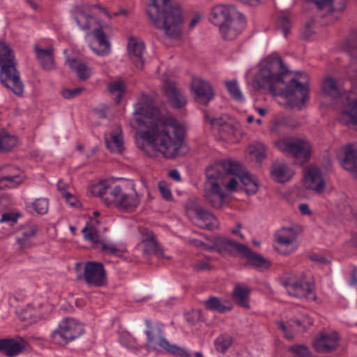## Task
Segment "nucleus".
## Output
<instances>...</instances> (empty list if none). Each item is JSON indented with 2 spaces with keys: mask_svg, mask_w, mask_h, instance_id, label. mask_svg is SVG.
I'll use <instances>...</instances> for the list:
<instances>
[{
  "mask_svg": "<svg viewBox=\"0 0 357 357\" xmlns=\"http://www.w3.org/2000/svg\"><path fill=\"white\" fill-rule=\"evenodd\" d=\"M84 91V89L82 87L71 89H64L61 93L65 98L70 99L80 95Z\"/></svg>",
  "mask_w": 357,
  "mask_h": 357,
  "instance_id": "obj_52",
  "label": "nucleus"
},
{
  "mask_svg": "<svg viewBox=\"0 0 357 357\" xmlns=\"http://www.w3.org/2000/svg\"><path fill=\"white\" fill-rule=\"evenodd\" d=\"M340 338L336 332L323 333L313 340L314 349L321 354L331 352L339 346Z\"/></svg>",
  "mask_w": 357,
  "mask_h": 357,
  "instance_id": "obj_25",
  "label": "nucleus"
},
{
  "mask_svg": "<svg viewBox=\"0 0 357 357\" xmlns=\"http://www.w3.org/2000/svg\"><path fill=\"white\" fill-rule=\"evenodd\" d=\"M246 259L247 264L256 268L268 267L270 263L261 255L253 252L247 245H243L239 254Z\"/></svg>",
  "mask_w": 357,
  "mask_h": 357,
  "instance_id": "obj_34",
  "label": "nucleus"
},
{
  "mask_svg": "<svg viewBox=\"0 0 357 357\" xmlns=\"http://www.w3.org/2000/svg\"><path fill=\"white\" fill-rule=\"evenodd\" d=\"M204 305L208 310L218 311L221 313L230 311L232 308L227 301H222L215 296L210 297L208 300L205 301Z\"/></svg>",
  "mask_w": 357,
  "mask_h": 357,
  "instance_id": "obj_38",
  "label": "nucleus"
},
{
  "mask_svg": "<svg viewBox=\"0 0 357 357\" xmlns=\"http://www.w3.org/2000/svg\"><path fill=\"white\" fill-rule=\"evenodd\" d=\"M84 278L92 287H101L106 284L107 275L102 264L88 261L85 264Z\"/></svg>",
  "mask_w": 357,
  "mask_h": 357,
  "instance_id": "obj_19",
  "label": "nucleus"
},
{
  "mask_svg": "<svg viewBox=\"0 0 357 357\" xmlns=\"http://www.w3.org/2000/svg\"><path fill=\"white\" fill-rule=\"evenodd\" d=\"M90 190L91 194L100 197L107 206H113L123 212L135 211L141 202V196L132 182L108 179L92 185Z\"/></svg>",
  "mask_w": 357,
  "mask_h": 357,
  "instance_id": "obj_4",
  "label": "nucleus"
},
{
  "mask_svg": "<svg viewBox=\"0 0 357 357\" xmlns=\"http://www.w3.org/2000/svg\"><path fill=\"white\" fill-rule=\"evenodd\" d=\"M66 201V202L71 206H79L80 205L79 201L77 197H75L73 194L69 192L66 194V196L63 197Z\"/></svg>",
  "mask_w": 357,
  "mask_h": 357,
  "instance_id": "obj_56",
  "label": "nucleus"
},
{
  "mask_svg": "<svg viewBox=\"0 0 357 357\" xmlns=\"http://www.w3.org/2000/svg\"><path fill=\"white\" fill-rule=\"evenodd\" d=\"M222 163L225 173L231 174L236 181V190L239 187V182H241L243 191L248 195H253L257 192L259 190L257 180L249 174L241 164L230 160L222 161Z\"/></svg>",
  "mask_w": 357,
  "mask_h": 357,
  "instance_id": "obj_11",
  "label": "nucleus"
},
{
  "mask_svg": "<svg viewBox=\"0 0 357 357\" xmlns=\"http://www.w3.org/2000/svg\"><path fill=\"white\" fill-rule=\"evenodd\" d=\"M188 215L194 219L195 222L200 227L208 229L218 228V220L208 211L197 207L188 209Z\"/></svg>",
  "mask_w": 357,
  "mask_h": 357,
  "instance_id": "obj_23",
  "label": "nucleus"
},
{
  "mask_svg": "<svg viewBox=\"0 0 357 357\" xmlns=\"http://www.w3.org/2000/svg\"><path fill=\"white\" fill-rule=\"evenodd\" d=\"M31 206L37 213L43 215L48 211L49 202L45 198H38L32 202Z\"/></svg>",
  "mask_w": 357,
  "mask_h": 357,
  "instance_id": "obj_48",
  "label": "nucleus"
},
{
  "mask_svg": "<svg viewBox=\"0 0 357 357\" xmlns=\"http://www.w3.org/2000/svg\"><path fill=\"white\" fill-rule=\"evenodd\" d=\"M143 242L146 244H149L153 247L155 246V242L153 239V234L151 231L148 232V238L147 239H143Z\"/></svg>",
  "mask_w": 357,
  "mask_h": 357,
  "instance_id": "obj_62",
  "label": "nucleus"
},
{
  "mask_svg": "<svg viewBox=\"0 0 357 357\" xmlns=\"http://www.w3.org/2000/svg\"><path fill=\"white\" fill-rule=\"evenodd\" d=\"M249 160L261 162L266 157V148L261 142H255L250 144L246 151Z\"/></svg>",
  "mask_w": 357,
  "mask_h": 357,
  "instance_id": "obj_36",
  "label": "nucleus"
},
{
  "mask_svg": "<svg viewBox=\"0 0 357 357\" xmlns=\"http://www.w3.org/2000/svg\"><path fill=\"white\" fill-rule=\"evenodd\" d=\"M152 102L149 95L142 94L134 105L130 125L153 150L167 158H174L182 147L185 126L172 115L153 107Z\"/></svg>",
  "mask_w": 357,
  "mask_h": 357,
  "instance_id": "obj_1",
  "label": "nucleus"
},
{
  "mask_svg": "<svg viewBox=\"0 0 357 357\" xmlns=\"http://www.w3.org/2000/svg\"><path fill=\"white\" fill-rule=\"evenodd\" d=\"M38 231V228L35 224H29L23 227L16 237L18 248L23 250L30 248L31 240L36 235Z\"/></svg>",
  "mask_w": 357,
  "mask_h": 357,
  "instance_id": "obj_33",
  "label": "nucleus"
},
{
  "mask_svg": "<svg viewBox=\"0 0 357 357\" xmlns=\"http://www.w3.org/2000/svg\"><path fill=\"white\" fill-rule=\"evenodd\" d=\"M211 124L214 129L217 130L220 137L228 142H235L237 140L236 135L238 130L233 121L229 118L221 117L213 119Z\"/></svg>",
  "mask_w": 357,
  "mask_h": 357,
  "instance_id": "obj_24",
  "label": "nucleus"
},
{
  "mask_svg": "<svg viewBox=\"0 0 357 357\" xmlns=\"http://www.w3.org/2000/svg\"><path fill=\"white\" fill-rule=\"evenodd\" d=\"M0 80L15 95H22L24 84L16 70L13 51L8 44L3 41H0Z\"/></svg>",
  "mask_w": 357,
  "mask_h": 357,
  "instance_id": "obj_8",
  "label": "nucleus"
},
{
  "mask_svg": "<svg viewBox=\"0 0 357 357\" xmlns=\"http://www.w3.org/2000/svg\"><path fill=\"white\" fill-rule=\"evenodd\" d=\"M147 15L151 23L170 38H178L183 30V10L170 0H150Z\"/></svg>",
  "mask_w": 357,
  "mask_h": 357,
  "instance_id": "obj_5",
  "label": "nucleus"
},
{
  "mask_svg": "<svg viewBox=\"0 0 357 357\" xmlns=\"http://www.w3.org/2000/svg\"><path fill=\"white\" fill-rule=\"evenodd\" d=\"M204 198L213 207L221 208L227 192L236 191L237 182L229 174H226L222 161L209 166L206 171Z\"/></svg>",
  "mask_w": 357,
  "mask_h": 357,
  "instance_id": "obj_6",
  "label": "nucleus"
},
{
  "mask_svg": "<svg viewBox=\"0 0 357 357\" xmlns=\"http://www.w3.org/2000/svg\"><path fill=\"white\" fill-rule=\"evenodd\" d=\"M337 160L341 167L357 176V146L347 144L339 149Z\"/></svg>",
  "mask_w": 357,
  "mask_h": 357,
  "instance_id": "obj_21",
  "label": "nucleus"
},
{
  "mask_svg": "<svg viewBox=\"0 0 357 357\" xmlns=\"http://www.w3.org/2000/svg\"><path fill=\"white\" fill-rule=\"evenodd\" d=\"M233 344V338L228 334H221L214 341L215 349L217 352L225 354Z\"/></svg>",
  "mask_w": 357,
  "mask_h": 357,
  "instance_id": "obj_39",
  "label": "nucleus"
},
{
  "mask_svg": "<svg viewBox=\"0 0 357 357\" xmlns=\"http://www.w3.org/2000/svg\"><path fill=\"white\" fill-rule=\"evenodd\" d=\"M291 24L290 17L287 14H282L277 20V29L281 30L284 36H287L290 30Z\"/></svg>",
  "mask_w": 357,
  "mask_h": 357,
  "instance_id": "obj_44",
  "label": "nucleus"
},
{
  "mask_svg": "<svg viewBox=\"0 0 357 357\" xmlns=\"http://www.w3.org/2000/svg\"><path fill=\"white\" fill-rule=\"evenodd\" d=\"M207 243L193 241L197 247H204L209 251H215L222 256L239 255L243 244L238 243L227 238L217 236L207 240Z\"/></svg>",
  "mask_w": 357,
  "mask_h": 357,
  "instance_id": "obj_14",
  "label": "nucleus"
},
{
  "mask_svg": "<svg viewBox=\"0 0 357 357\" xmlns=\"http://www.w3.org/2000/svg\"><path fill=\"white\" fill-rule=\"evenodd\" d=\"M275 250L280 254L287 255L294 252L298 247V233L291 227H283L275 234Z\"/></svg>",
  "mask_w": 357,
  "mask_h": 357,
  "instance_id": "obj_16",
  "label": "nucleus"
},
{
  "mask_svg": "<svg viewBox=\"0 0 357 357\" xmlns=\"http://www.w3.org/2000/svg\"><path fill=\"white\" fill-rule=\"evenodd\" d=\"M325 181L321 170L310 165L305 168L302 178L303 188L316 194H321L325 189Z\"/></svg>",
  "mask_w": 357,
  "mask_h": 357,
  "instance_id": "obj_17",
  "label": "nucleus"
},
{
  "mask_svg": "<svg viewBox=\"0 0 357 357\" xmlns=\"http://www.w3.org/2000/svg\"><path fill=\"white\" fill-rule=\"evenodd\" d=\"M109 90L116 97V101L119 102L125 92V84L121 79L114 80L109 84Z\"/></svg>",
  "mask_w": 357,
  "mask_h": 357,
  "instance_id": "obj_42",
  "label": "nucleus"
},
{
  "mask_svg": "<svg viewBox=\"0 0 357 357\" xmlns=\"http://www.w3.org/2000/svg\"><path fill=\"white\" fill-rule=\"evenodd\" d=\"M191 89L195 95L196 100L202 104H207L213 98V91L210 84L200 78L194 77Z\"/></svg>",
  "mask_w": 357,
  "mask_h": 357,
  "instance_id": "obj_26",
  "label": "nucleus"
},
{
  "mask_svg": "<svg viewBox=\"0 0 357 357\" xmlns=\"http://www.w3.org/2000/svg\"><path fill=\"white\" fill-rule=\"evenodd\" d=\"M158 187L161 196L166 201H172L173 196L170 190V185L165 181H160L158 183Z\"/></svg>",
  "mask_w": 357,
  "mask_h": 357,
  "instance_id": "obj_51",
  "label": "nucleus"
},
{
  "mask_svg": "<svg viewBox=\"0 0 357 357\" xmlns=\"http://www.w3.org/2000/svg\"><path fill=\"white\" fill-rule=\"evenodd\" d=\"M169 176L177 182L181 181V177L177 169H173L168 173Z\"/></svg>",
  "mask_w": 357,
  "mask_h": 357,
  "instance_id": "obj_60",
  "label": "nucleus"
},
{
  "mask_svg": "<svg viewBox=\"0 0 357 357\" xmlns=\"http://www.w3.org/2000/svg\"><path fill=\"white\" fill-rule=\"evenodd\" d=\"M250 290L243 285L236 284L232 292V297L234 301L244 308H249V297Z\"/></svg>",
  "mask_w": 357,
  "mask_h": 357,
  "instance_id": "obj_37",
  "label": "nucleus"
},
{
  "mask_svg": "<svg viewBox=\"0 0 357 357\" xmlns=\"http://www.w3.org/2000/svg\"><path fill=\"white\" fill-rule=\"evenodd\" d=\"M347 0H331V7L326 8L327 10H343L347 5Z\"/></svg>",
  "mask_w": 357,
  "mask_h": 357,
  "instance_id": "obj_53",
  "label": "nucleus"
},
{
  "mask_svg": "<svg viewBox=\"0 0 357 357\" xmlns=\"http://www.w3.org/2000/svg\"><path fill=\"white\" fill-rule=\"evenodd\" d=\"M35 52L42 68L45 70H53L55 67L53 50L51 47L43 49L36 45Z\"/></svg>",
  "mask_w": 357,
  "mask_h": 357,
  "instance_id": "obj_35",
  "label": "nucleus"
},
{
  "mask_svg": "<svg viewBox=\"0 0 357 357\" xmlns=\"http://www.w3.org/2000/svg\"><path fill=\"white\" fill-rule=\"evenodd\" d=\"M230 96L238 102H245V98L236 80L227 81L225 83Z\"/></svg>",
  "mask_w": 357,
  "mask_h": 357,
  "instance_id": "obj_40",
  "label": "nucleus"
},
{
  "mask_svg": "<svg viewBox=\"0 0 357 357\" xmlns=\"http://www.w3.org/2000/svg\"><path fill=\"white\" fill-rule=\"evenodd\" d=\"M17 142V140L14 136L8 135L5 130L0 131V151L10 150Z\"/></svg>",
  "mask_w": 357,
  "mask_h": 357,
  "instance_id": "obj_41",
  "label": "nucleus"
},
{
  "mask_svg": "<svg viewBox=\"0 0 357 357\" xmlns=\"http://www.w3.org/2000/svg\"><path fill=\"white\" fill-rule=\"evenodd\" d=\"M128 51L135 66L138 68H142L144 64V43L140 39L130 38L128 44Z\"/></svg>",
  "mask_w": 357,
  "mask_h": 357,
  "instance_id": "obj_32",
  "label": "nucleus"
},
{
  "mask_svg": "<svg viewBox=\"0 0 357 357\" xmlns=\"http://www.w3.org/2000/svg\"><path fill=\"white\" fill-rule=\"evenodd\" d=\"M308 75L287 73L281 59L271 54L262 59L253 80L255 88L267 89L273 96H282L294 107H301L308 98Z\"/></svg>",
  "mask_w": 357,
  "mask_h": 357,
  "instance_id": "obj_2",
  "label": "nucleus"
},
{
  "mask_svg": "<svg viewBox=\"0 0 357 357\" xmlns=\"http://www.w3.org/2000/svg\"><path fill=\"white\" fill-rule=\"evenodd\" d=\"M146 329L145 333L147 336L146 347L149 349L158 351H167L174 355L183 357L189 356L188 351L176 344H171L162 334L159 327H153L150 320L145 321Z\"/></svg>",
  "mask_w": 357,
  "mask_h": 357,
  "instance_id": "obj_10",
  "label": "nucleus"
},
{
  "mask_svg": "<svg viewBox=\"0 0 357 357\" xmlns=\"http://www.w3.org/2000/svg\"><path fill=\"white\" fill-rule=\"evenodd\" d=\"M239 13L234 6L219 4L212 8L209 20L218 27L237 17Z\"/></svg>",
  "mask_w": 357,
  "mask_h": 357,
  "instance_id": "obj_22",
  "label": "nucleus"
},
{
  "mask_svg": "<svg viewBox=\"0 0 357 357\" xmlns=\"http://www.w3.org/2000/svg\"><path fill=\"white\" fill-rule=\"evenodd\" d=\"M271 178L278 183H286L291 179L294 171L288 165L278 162L273 164L271 172Z\"/></svg>",
  "mask_w": 357,
  "mask_h": 357,
  "instance_id": "obj_30",
  "label": "nucleus"
},
{
  "mask_svg": "<svg viewBox=\"0 0 357 357\" xmlns=\"http://www.w3.org/2000/svg\"><path fill=\"white\" fill-rule=\"evenodd\" d=\"M298 209L302 215H310L312 214V211L307 204H301L298 206Z\"/></svg>",
  "mask_w": 357,
  "mask_h": 357,
  "instance_id": "obj_58",
  "label": "nucleus"
},
{
  "mask_svg": "<svg viewBox=\"0 0 357 357\" xmlns=\"http://www.w3.org/2000/svg\"><path fill=\"white\" fill-rule=\"evenodd\" d=\"M24 180L13 178L10 176H1L0 177V189L16 188L24 182Z\"/></svg>",
  "mask_w": 357,
  "mask_h": 357,
  "instance_id": "obj_46",
  "label": "nucleus"
},
{
  "mask_svg": "<svg viewBox=\"0 0 357 357\" xmlns=\"http://www.w3.org/2000/svg\"><path fill=\"white\" fill-rule=\"evenodd\" d=\"M209 266V264L206 261H198L194 264V268L197 271L208 269Z\"/></svg>",
  "mask_w": 357,
  "mask_h": 357,
  "instance_id": "obj_59",
  "label": "nucleus"
},
{
  "mask_svg": "<svg viewBox=\"0 0 357 357\" xmlns=\"http://www.w3.org/2000/svg\"><path fill=\"white\" fill-rule=\"evenodd\" d=\"M93 8L99 9L109 20L119 15L128 16L129 12L126 9L121 8L119 11L111 14L105 8L100 5L93 6L81 5L71 10V15L78 27L82 31H88L85 38L91 50L97 55L105 56L111 52V45L100 22L93 15Z\"/></svg>",
  "mask_w": 357,
  "mask_h": 357,
  "instance_id": "obj_3",
  "label": "nucleus"
},
{
  "mask_svg": "<svg viewBox=\"0 0 357 357\" xmlns=\"http://www.w3.org/2000/svg\"><path fill=\"white\" fill-rule=\"evenodd\" d=\"M18 215L14 213H6L1 215L0 219L1 222H6L9 225H13L16 222Z\"/></svg>",
  "mask_w": 357,
  "mask_h": 357,
  "instance_id": "obj_55",
  "label": "nucleus"
},
{
  "mask_svg": "<svg viewBox=\"0 0 357 357\" xmlns=\"http://www.w3.org/2000/svg\"><path fill=\"white\" fill-rule=\"evenodd\" d=\"M69 185L68 183H64L62 180H59L57 182V188L61 193L62 196L64 197L66 194H68L69 192L67 190Z\"/></svg>",
  "mask_w": 357,
  "mask_h": 357,
  "instance_id": "obj_57",
  "label": "nucleus"
},
{
  "mask_svg": "<svg viewBox=\"0 0 357 357\" xmlns=\"http://www.w3.org/2000/svg\"><path fill=\"white\" fill-rule=\"evenodd\" d=\"M307 3H313L319 10L331 7V0H305Z\"/></svg>",
  "mask_w": 357,
  "mask_h": 357,
  "instance_id": "obj_54",
  "label": "nucleus"
},
{
  "mask_svg": "<svg viewBox=\"0 0 357 357\" xmlns=\"http://www.w3.org/2000/svg\"><path fill=\"white\" fill-rule=\"evenodd\" d=\"M2 175L10 176L11 177H13V178H16L17 180H18L19 178L25 180L26 178V176L23 171L13 166L5 167L2 169Z\"/></svg>",
  "mask_w": 357,
  "mask_h": 357,
  "instance_id": "obj_47",
  "label": "nucleus"
},
{
  "mask_svg": "<svg viewBox=\"0 0 357 357\" xmlns=\"http://www.w3.org/2000/svg\"><path fill=\"white\" fill-rule=\"evenodd\" d=\"M100 221L96 218H91L82 229L84 238L90 242L92 247L100 249L104 253L115 257H122L126 252L124 245L110 243L102 239L99 235Z\"/></svg>",
  "mask_w": 357,
  "mask_h": 357,
  "instance_id": "obj_9",
  "label": "nucleus"
},
{
  "mask_svg": "<svg viewBox=\"0 0 357 357\" xmlns=\"http://www.w3.org/2000/svg\"><path fill=\"white\" fill-rule=\"evenodd\" d=\"M66 63L73 70L80 80H86L93 73L92 69L85 63L76 56L70 55L68 51L65 50Z\"/></svg>",
  "mask_w": 357,
  "mask_h": 357,
  "instance_id": "obj_27",
  "label": "nucleus"
},
{
  "mask_svg": "<svg viewBox=\"0 0 357 357\" xmlns=\"http://www.w3.org/2000/svg\"><path fill=\"white\" fill-rule=\"evenodd\" d=\"M244 22L239 16L219 26L221 37L225 40H234L244 28Z\"/></svg>",
  "mask_w": 357,
  "mask_h": 357,
  "instance_id": "obj_29",
  "label": "nucleus"
},
{
  "mask_svg": "<svg viewBox=\"0 0 357 357\" xmlns=\"http://www.w3.org/2000/svg\"><path fill=\"white\" fill-rule=\"evenodd\" d=\"M321 91L325 96L335 102L342 121L357 124V88L343 93L335 79L327 77L322 82Z\"/></svg>",
  "mask_w": 357,
  "mask_h": 357,
  "instance_id": "obj_7",
  "label": "nucleus"
},
{
  "mask_svg": "<svg viewBox=\"0 0 357 357\" xmlns=\"http://www.w3.org/2000/svg\"><path fill=\"white\" fill-rule=\"evenodd\" d=\"M275 146L280 151L292 155L303 163L308 160L312 153V146L305 139L283 138L275 142Z\"/></svg>",
  "mask_w": 357,
  "mask_h": 357,
  "instance_id": "obj_12",
  "label": "nucleus"
},
{
  "mask_svg": "<svg viewBox=\"0 0 357 357\" xmlns=\"http://www.w3.org/2000/svg\"><path fill=\"white\" fill-rule=\"evenodd\" d=\"M42 314L39 310L34 307L32 305L26 306L24 310L22 319L30 322H35L41 317Z\"/></svg>",
  "mask_w": 357,
  "mask_h": 357,
  "instance_id": "obj_45",
  "label": "nucleus"
},
{
  "mask_svg": "<svg viewBox=\"0 0 357 357\" xmlns=\"http://www.w3.org/2000/svg\"><path fill=\"white\" fill-rule=\"evenodd\" d=\"M294 357H308L310 351L308 347L302 344L294 345L289 349Z\"/></svg>",
  "mask_w": 357,
  "mask_h": 357,
  "instance_id": "obj_49",
  "label": "nucleus"
},
{
  "mask_svg": "<svg viewBox=\"0 0 357 357\" xmlns=\"http://www.w3.org/2000/svg\"><path fill=\"white\" fill-rule=\"evenodd\" d=\"M84 332L82 324L73 318L62 319L57 328L51 334L52 341L59 345H63L79 337Z\"/></svg>",
  "mask_w": 357,
  "mask_h": 357,
  "instance_id": "obj_13",
  "label": "nucleus"
},
{
  "mask_svg": "<svg viewBox=\"0 0 357 357\" xmlns=\"http://www.w3.org/2000/svg\"><path fill=\"white\" fill-rule=\"evenodd\" d=\"M241 228V224L238 223L236 225V227L231 229V231L232 234L239 236L241 238H243V235L241 233L240 230Z\"/></svg>",
  "mask_w": 357,
  "mask_h": 357,
  "instance_id": "obj_63",
  "label": "nucleus"
},
{
  "mask_svg": "<svg viewBox=\"0 0 357 357\" xmlns=\"http://www.w3.org/2000/svg\"><path fill=\"white\" fill-rule=\"evenodd\" d=\"M313 324L312 319L307 315H301L295 319L282 317L276 322L278 330L287 340L294 338L296 331H304Z\"/></svg>",
  "mask_w": 357,
  "mask_h": 357,
  "instance_id": "obj_15",
  "label": "nucleus"
},
{
  "mask_svg": "<svg viewBox=\"0 0 357 357\" xmlns=\"http://www.w3.org/2000/svg\"><path fill=\"white\" fill-rule=\"evenodd\" d=\"M351 284L352 285L357 284V269H355L352 275V279L351 280Z\"/></svg>",
  "mask_w": 357,
  "mask_h": 357,
  "instance_id": "obj_64",
  "label": "nucleus"
},
{
  "mask_svg": "<svg viewBox=\"0 0 357 357\" xmlns=\"http://www.w3.org/2000/svg\"><path fill=\"white\" fill-rule=\"evenodd\" d=\"M119 342L123 346L130 349L136 348V340L129 333H121L119 338Z\"/></svg>",
  "mask_w": 357,
  "mask_h": 357,
  "instance_id": "obj_50",
  "label": "nucleus"
},
{
  "mask_svg": "<svg viewBox=\"0 0 357 357\" xmlns=\"http://www.w3.org/2000/svg\"><path fill=\"white\" fill-rule=\"evenodd\" d=\"M105 143L107 149L112 152L120 153L123 151V139L119 126H115L110 132L105 135Z\"/></svg>",
  "mask_w": 357,
  "mask_h": 357,
  "instance_id": "obj_31",
  "label": "nucleus"
},
{
  "mask_svg": "<svg viewBox=\"0 0 357 357\" xmlns=\"http://www.w3.org/2000/svg\"><path fill=\"white\" fill-rule=\"evenodd\" d=\"M202 15L199 13L195 14L190 22V27L193 28L195 27L197 23L201 20Z\"/></svg>",
  "mask_w": 357,
  "mask_h": 357,
  "instance_id": "obj_61",
  "label": "nucleus"
},
{
  "mask_svg": "<svg viewBox=\"0 0 357 357\" xmlns=\"http://www.w3.org/2000/svg\"><path fill=\"white\" fill-rule=\"evenodd\" d=\"M27 343L20 337L0 340V352L6 356L13 357L20 354L26 347Z\"/></svg>",
  "mask_w": 357,
  "mask_h": 357,
  "instance_id": "obj_28",
  "label": "nucleus"
},
{
  "mask_svg": "<svg viewBox=\"0 0 357 357\" xmlns=\"http://www.w3.org/2000/svg\"><path fill=\"white\" fill-rule=\"evenodd\" d=\"M287 120L284 117L275 118L271 122L270 130L272 133L275 135H280L284 132L287 126Z\"/></svg>",
  "mask_w": 357,
  "mask_h": 357,
  "instance_id": "obj_43",
  "label": "nucleus"
},
{
  "mask_svg": "<svg viewBox=\"0 0 357 357\" xmlns=\"http://www.w3.org/2000/svg\"><path fill=\"white\" fill-rule=\"evenodd\" d=\"M161 90L165 98L173 107L178 109L185 105V97L177 89L174 81L167 75L162 77Z\"/></svg>",
  "mask_w": 357,
  "mask_h": 357,
  "instance_id": "obj_18",
  "label": "nucleus"
},
{
  "mask_svg": "<svg viewBox=\"0 0 357 357\" xmlns=\"http://www.w3.org/2000/svg\"><path fill=\"white\" fill-rule=\"evenodd\" d=\"M288 294L298 298L311 299L314 297L312 286L305 278L291 279L284 283Z\"/></svg>",
  "mask_w": 357,
  "mask_h": 357,
  "instance_id": "obj_20",
  "label": "nucleus"
}]
</instances>
